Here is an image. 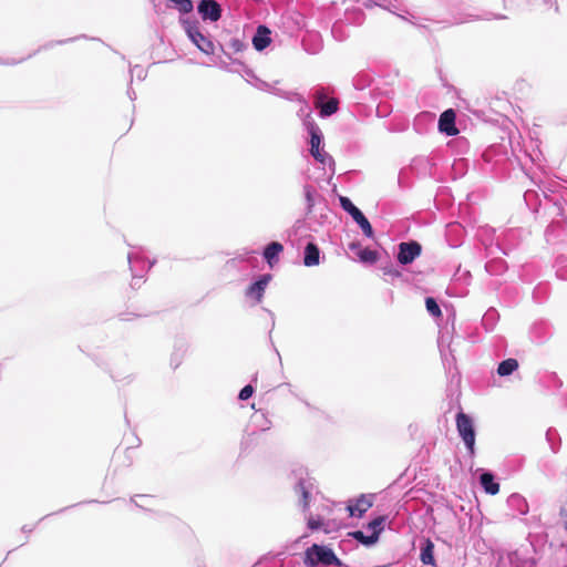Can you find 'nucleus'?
<instances>
[{
    "instance_id": "nucleus-24",
    "label": "nucleus",
    "mask_w": 567,
    "mask_h": 567,
    "mask_svg": "<svg viewBox=\"0 0 567 567\" xmlns=\"http://www.w3.org/2000/svg\"><path fill=\"white\" fill-rule=\"evenodd\" d=\"M252 393L254 388L250 384H248L240 390L238 398L239 400L245 401L248 400L252 395Z\"/></svg>"
},
{
    "instance_id": "nucleus-23",
    "label": "nucleus",
    "mask_w": 567,
    "mask_h": 567,
    "mask_svg": "<svg viewBox=\"0 0 567 567\" xmlns=\"http://www.w3.org/2000/svg\"><path fill=\"white\" fill-rule=\"evenodd\" d=\"M175 4V7L179 10L182 13H189L193 11V2L192 0H169Z\"/></svg>"
},
{
    "instance_id": "nucleus-5",
    "label": "nucleus",
    "mask_w": 567,
    "mask_h": 567,
    "mask_svg": "<svg viewBox=\"0 0 567 567\" xmlns=\"http://www.w3.org/2000/svg\"><path fill=\"white\" fill-rule=\"evenodd\" d=\"M422 247L417 241L401 243L399 245L398 260L402 265L411 264L421 255Z\"/></svg>"
},
{
    "instance_id": "nucleus-4",
    "label": "nucleus",
    "mask_w": 567,
    "mask_h": 567,
    "mask_svg": "<svg viewBox=\"0 0 567 567\" xmlns=\"http://www.w3.org/2000/svg\"><path fill=\"white\" fill-rule=\"evenodd\" d=\"M187 35L193 43L205 54H214L215 45L210 39L205 37L195 24L188 23L186 28Z\"/></svg>"
},
{
    "instance_id": "nucleus-3",
    "label": "nucleus",
    "mask_w": 567,
    "mask_h": 567,
    "mask_svg": "<svg viewBox=\"0 0 567 567\" xmlns=\"http://www.w3.org/2000/svg\"><path fill=\"white\" fill-rule=\"evenodd\" d=\"M339 200L341 207L351 215L355 223L361 227L363 234L369 238H373L374 233L372 226L362 212L354 206L348 197L341 196Z\"/></svg>"
},
{
    "instance_id": "nucleus-15",
    "label": "nucleus",
    "mask_w": 567,
    "mask_h": 567,
    "mask_svg": "<svg viewBox=\"0 0 567 567\" xmlns=\"http://www.w3.org/2000/svg\"><path fill=\"white\" fill-rule=\"evenodd\" d=\"M310 144H311V148H310L311 155L317 161L324 163V155L320 151L321 136L315 128L311 130Z\"/></svg>"
},
{
    "instance_id": "nucleus-14",
    "label": "nucleus",
    "mask_w": 567,
    "mask_h": 567,
    "mask_svg": "<svg viewBox=\"0 0 567 567\" xmlns=\"http://www.w3.org/2000/svg\"><path fill=\"white\" fill-rule=\"evenodd\" d=\"M420 559L425 565L435 566L434 544L429 538L424 542V546L421 548Z\"/></svg>"
},
{
    "instance_id": "nucleus-7",
    "label": "nucleus",
    "mask_w": 567,
    "mask_h": 567,
    "mask_svg": "<svg viewBox=\"0 0 567 567\" xmlns=\"http://www.w3.org/2000/svg\"><path fill=\"white\" fill-rule=\"evenodd\" d=\"M456 114L454 110L449 109L444 111L439 120V130L449 136H455L458 134V130L455 126Z\"/></svg>"
},
{
    "instance_id": "nucleus-8",
    "label": "nucleus",
    "mask_w": 567,
    "mask_h": 567,
    "mask_svg": "<svg viewBox=\"0 0 567 567\" xmlns=\"http://www.w3.org/2000/svg\"><path fill=\"white\" fill-rule=\"evenodd\" d=\"M373 505V495H361L357 498L355 504H349L347 509L349 511L350 516L361 517L365 512H368Z\"/></svg>"
},
{
    "instance_id": "nucleus-19",
    "label": "nucleus",
    "mask_w": 567,
    "mask_h": 567,
    "mask_svg": "<svg viewBox=\"0 0 567 567\" xmlns=\"http://www.w3.org/2000/svg\"><path fill=\"white\" fill-rule=\"evenodd\" d=\"M385 519V516H378L368 524V527L372 529V534H377V540L379 539V536L383 530Z\"/></svg>"
},
{
    "instance_id": "nucleus-21",
    "label": "nucleus",
    "mask_w": 567,
    "mask_h": 567,
    "mask_svg": "<svg viewBox=\"0 0 567 567\" xmlns=\"http://www.w3.org/2000/svg\"><path fill=\"white\" fill-rule=\"evenodd\" d=\"M425 307L426 310L435 318L442 317V311L440 306L437 305L436 300L432 297H427L425 299Z\"/></svg>"
},
{
    "instance_id": "nucleus-1",
    "label": "nucleus",
    "mask_w": 567,
    "mask_h": 567,
    "mask_svg": "<svg viewBox=\"0 0 567 567\" xmlns=\"http://www.w3.org/2000/svg\"><path fill=\"white\" fill-rule=\"evenodd\" d=\"M456 429L470 454H474L475 430L473 420L464 412L456 414Z\"/></svg>"
},
{
    "instance_id": "nucleus-2",
    "label": "nucleus",
    "mask_w": 567,
    "mask_h": 567,
    "mask_svg": "<svg viewBox=\"0 0 567 567\" xmlns=\"http://www.w3.org/2000/svg\"><path fill=\"white\" fill-rule=\"evenodd\" d=\"M306 563L311 566L318 564L332 565L339 564V559L330 548L315 544L306 551Z\"/></svg>"
},
{
    "instance_id": "nucleus-22",
    "label": "nucleus",
    "mask_w": 567,
    "mask_h": 567,
    "mask_svg": "<svg viewBox=\"0 0 567 567\" xmlns=\"http://www.w3.org/2000/svg\"><path fill=\"white\" fill-rule=\"evenodd\" d=\"M297 492L300 493L301 495V503H302V507L303 508H307L309 506V503H310V494L305 485L303 482H299L297 484Z\"/></svg>"
},
{
    "instance_id": "nucleus-16",
    "label": "nucleus",
    "mask_w": 567,
    "mask_h": 567,
    "mask_svg": "<svg viewBox=\"0 0 567 567\" xmlns=\"http://www.w3.org/2000/svg\"><path fill=\"white\" fill-rule=\"evenodd\" d=\"M517 368H518V362L516 359H507V360L502 361L498 364L497 373L501 377H506V375L512 374L515 370H517Z\"/></svg>"
},
{
    "instance_id": "nucleus-26",
    "label": "nucleus",
    "mask_w": 567,
    "mask_h": 567,
    "mask_svg": "<svg viewBox=\"0 0 567 567\" xmlns=\"http://www.w3.org/2000/svg\"><path fill=\"white\" fill-rule=\"evenodd\" d=\"M306 198H307L309 206L311 207L313 205V198H312V192L310 188H306Z\"/></svg>"
},
{
    "instance_id": "nucleus-13",
    "label": "nucleus",
    "mask_w": 567,
    "mask_h": 567,
    "mask_svg": "<svg viewBox=\"0 0 567 567\" xmlns=\"http://www.w3.org/2000/svg\"><path fill=\"white\" fill-rule=\"evenodd\" d=\"M282 250H284V246L277 241H272L266 247V249L264 251V257L270 267H272L274 262L278 260V255Z\"/></svg>"
},
{
    "instance_id": "nucleus-20",
    "label": "nucleus",
    "mask_w": 567,
    "mask_h": 567,
    "mask_svg": "<svg viewBox=\"0 0 567 567\" xmlns=\"http://www.w3.org/2000/svg\"><path fill=\"white\" fill-rule=\"evenodd\" d=\"M359 258L361 261L363 262H375L378 260V252L375 250H372V249H369V248H364V249H361L358 254Z\"/></svg>"
},
{
    "instance_id": "nucleus-12",
    "label": "nucleus",
    "mask_w": 567,
    "mask_h": 567,
    "mask_svg": "<svg viewBox=\"0 0 567 567\" xmlns=\"http://www.w3.org/2000/svg\"><path fill=\"white\" fill-rule=\"evenodd\" d=\"M480 482L487 494L496 495L499 492V484L494 481V475L492 473H483L480 477Z\"/></svg>"
},
{
    "instance_id": "nucleus-18",
    "label": "nucleus",
    "mask_w": 567,
    "mask_h": 567,
    "mask_svg": "<svg viewBox=\"0 0 567 567\" xmlns=\"http://www.w3.org/2000/svg\"><path fill=\"white\" fill-rule=\"evenodd\" d=\"M354 539H357L358 542H360L361 544L365 545V546H370V545H373L375 544L378 540H377V534H371V535H365L363 532L361 530H355L353 533L350 534Z\"/></svg>"
},
{
    "instance_id": "nucleus-11",
    "label": "nucleus",
    "mask_w": 567,
    "mask_h": 567,
    "mask_svg": "<svg viewBox=\"0 0 567 567\" xmlns=\"http://www.w3.org/2000/svg\"><path fill=\"white\" fill-rule=\"evenodd\" d=\"M320 261V250L318 246L313 243L307 244L305 248V257L303 264L307 267H313L319 265Z\"/></svg>"
},
{
    "instance_id": "nucleus-27",
    "label": "nucleus",
    "mask_w": 567,
    "mask_h": 567,
    "mask_svg": "<svg viewBox=\"0 0 567 567\" xmlns=\"http://www.w3.org/2000/svg\"><path fill=\"white\" fill-rule=\"evenodd\" d=\"M391 275H393V276H400V272H399V271H396V270H394V271H391Z\"/></svg>"
},
{
    "instance_id": "nucleus-9",
    "label": "nucleus",
    "mask_w": 567,
    "mask_h": 567,
    "mask_svg": "<svg viewBox=\"0 0 567 567\" xmlns=\"http://www.w3.org/2000/svg\"><path fill=\"white\" fill-rule=\"evenodd\" d=\"M269 34H270V30L267 27L259 25L257 28V32L252 38V44L257 51H262L270 44L271 39H270Z\"/></svg>"
},
{
    "instance_id": "nucleus-10",
    "label": "nucleus",
    "mask_w": 567,
    "mask_h": 567,
    "mask_svg": "<svg viewBox=\"0 0 567 567\" xmlns=\"http://www.w3.org/2000/svg\"><path fill=\"white\" fill-rule=\"evenodd\" d=\"M269 280L270 276H262L259 280L248 287L247 296L252 297L257 302H260Z\"/></svg>"
},
{
    "instance_id": "nucleus-25",
    "label": "nucleus",
    "mask_w": 567,
    "mask_h": 567,
    "mask_svg": "<svg viewBox=\"0 0 567 567\" xmlns=\"http://www.w3.org/2000/svg\"><path fill=\"white\" fill-rule=\"evenodd\" d=\"M321 525H322V524H321V522H320V520H316V519H313V518H310V519L308 520V526H309V528H311V529H318Z\"/></svg>"
},
{
    "instance_id": "nucleus-6",
    "label": "nucleus",
    "mask_w": 567,
    "mask_h": 567,
    "mask_svg": "<svg viewBox=\"0 0 567 567\" xmlns=\"http://www.w3.org/2000/svg\"><path fill=\"white\" fill-rule=\"evenodd\" d=\"M198 13L203 20L216 22L221 17V8L215 0H202L198 4Z\"/></svg>"
},
{
    "instance_id": "nucleus-17",
    "label": "nucleus",
    "mask_w": 567,
    "mask_h": 567,
    "mask_svg": "<svg viewBox=\"0 0 567 567\" xmlns=\"http://www.w3.org/2000/svg\"><path fill=\"white\" fill-rule=\"evenodd\" d=\"M339 101L337 99H330L326 103L320 104V115L330 116L338 111Z\"/></svg>"
}]
</instances>
